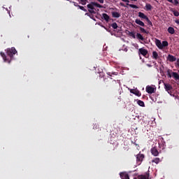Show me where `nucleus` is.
Instances as JSON below:
<instances>
[{
  "instance_id": "f257e3e1",
  "label": "nucleus",
  "mask_w": 179,
  "mask_h": 179,
  "mask_svg": "<svg viewBox=\"0 0 179 179\" xmlns=\"http://www.w3.org/2000/svg\"><path fill=\"white\" fill-rule=\"evenodd\" d=\"M17 53V51L14 47H13L6 50V54L10 57V59L6 58V55H5L4 52H1L0 55L2 57L4 62H8V64H10V61H12V59H13V55Z\"/></svg>"
},
{
  "instance_id": "f03ea898",
  "label": "nucleus",
  "mask_w": 179,
  "mask_h": 179,
  "mask_svg": "<svg viewBox=\"0 0 179 179\" xmlns=\"http://www.w3.org/2000/svg\"><path fill=\"white\" fill-rule=\"evenodd\" d=\"M94 6L100 8H103V6H101V4H99L98 3L94 1H92L90 3L87 5V8H88V12L90 13H96V11H94Z\"/></svg>"
},
{
  "instance_id": "7ed1b4c3",
  "label": "nucleus",
  "mask_w": 179,
  "mask_h": 179,
  "mask_svg": "<svg viewBox=\"0 0 179 179\" xmlns=\"http://www.w3.org/2000/svg\"><path fill=\"white\" fill-rule=\"evenodd\" d=\"M143 159H145V155H143V154L137 155L136 162L138 166L141 164V163H142V162L143 161Z\"/></svg>"
},
{
  "instance_id": "20e7f679",
  "label": "nucleus",
  "mask_w": 179,
  "mask_h": 179,
  "mask_svg": "<svg viewBox=\"0 0 179 179\" xmlns=\"http://www.w3.org/2000/svg\"><path fill=\"white\" fill-rule=\"evenodd\" d=\"M148 50L141 48L138 49V55H143V57H146L148 55Z\"/></svg>"
},
{
  "instance_id": "39448f33",
  "label": "nucleus",
  "mask_w": 179,
  "mask_h": 179,
  "mask_svg": "<svg viewBox=\"0 0 179 179\" xmlns=\"http://www.w3.org/2000/svg\"><path fill=\"white\" fill-rule=\"evenodd\" d=\"M164 86L166 92H167L168 93H170L169 90H171L173 89V86H171V85L169 83H164Z\"/></svg>"
},
{
  "instance_id": "423d86ee",
  "label": "nucleus",
  "mask_w": 179,
  "mask_h": 179,
  "mask_svg": "<svg viewBox=\"0 0 179 179\" xmlns=\"http://www.w3.org/2000/svg\"><path fill=\"white\" fill-rule=\"evenodd\" d=\"M146 92L149 94H152V93H155V87H150V86L148 85L146 87Z\"/></svg>"
},
{
  "instance_id": "0eeeda50",
  "label": "nucleus",
  "mask_w": 179,
  "mask_h": 179,
  "mask_svg": "<svg viewBox=\"0 0 179 179\" xmlns=\"http://www.w3.org/2000/svg\"><path fill=\"white\" fill-rule=\"evenodd\" d=\"M151 153L152 156H159V151L157 150V148L156 147H154L151 149Z\"/></svg>"
},
{
  "instance_id": "6e6552de",
  "label": "nucleus",
  "mask_w": 179,
  "mask_h": 179,
  "mask_svg": "<svg viewBox=\"0 0 179 179\" xmlns=\"http://www.w3.org/2000/svg\"><path fill=\"white\" fill-rule=\"evenodd\" d=\"M130 93H132V94H135V96H138V97H141V92L138 90H131Z\"/></svg>"
},
{
  "instance_id": "1a4fd4ad",
  "label": "nucleus",
  "mask_w": 179,
  "mask_h": 179,
  "mask_svg": "<svg viewBox=\"0 0 179 179\" xmlns=\"http://www.w3.org/2000/svg\"><path fill=\"white\" fill-rule=\"evenodd\" d=\"M168 61H169V62H176V61H177V58L172 55H169Z\"/></svg>"
},
{
  "instance_id": "9d476101",
  "label": "nucleus",
  "mask_w": 179,
  "mask_h": 179,
  "mask_svg": "<svg viewBox=\"0 0 179 179\" xmlns=\"http://www.w3.org/2000/svg\"><path fill=\"white\" fill-rule=\"evenodd\" d=\"M120 178L122 179H129V175H128V173L122 172L120 173Z\"/></svg>"
},
{
  "instance_id": "9b49d317",
  "label": "nucleus",
  "mask_w": 179,
  "mask_h": 179,
  "mask_svg": "<svg viewBox=\"0 0 179 179\" xmlns=\"http://www.w3.org/2000/svg\"><path fill=\"white\" fill-rule=\"evenodd\" d=\"M155 45L159 50H162V41L157 38H155Z\"/></svg>"
},
{
  "instance_id": "f8f14e48",
  "label": "nucleus",
  "mask_w": 179,
  "mask_h": 179,
  "mask_svg": "<svg viewBox=\"0 0 179 179\" xmlns=\"http://www.w3.org/2000/svg\"><path fill=\"white\" fill-rule=\"evenodd\" d=\"M135 22L136 23V24H138L139 26H141L142 27H145V23L143 22H142L141 20L136 19L135 20Z\"/></svg>"
},
{
  "instance_id": "ddd939ff",
  "label": "nucleus",
  "mask_w": 179,
  "mask_h": 179,
  "mask_svg": "<svg viewBox=\"0 0 179 179\" xmlns=\"http://www.w3.org/2000/svg\"><path fill=\"white\" fill-rule=\"evenodd\" d=\"M138 17H141V19H144L145 20H146L148 18V16H146L145 13L142 12L138 13Z\"/></svg>"
},
{
  "instance_id": "4468645a",
  "label": "nucleus",
  "mask_w": 179,
  "mask_h": 179,
  "mask_svg": "<svg viewBox=\"0 0 179 179\" xmlns=\"http://www.w3.org/2000/svg\"><path fill=\"white\" fill-rule=\"evenodd\" d=\"M164 47H169V42H167V41H162V43L161 44V50H163Z\"/></svg>"
},
{
  "instance_id": "2eb2a0df",
  "label": "nucleus",
  "mask_w": 179,
  "mask_h": 179,
  "mask_svg": "<svg viewBox=\"0 0 179 179\" xmlns=\"http://www.w3.org/2000/svg\"><path fill=\"white\" fill-rule=\"evenodd\" d=\"M102 19L106 20V22H108L110 20V16H108L106 13H103Z\"/></svg>"
},
{
  "instance_id": "dca6fc26",
  "label": "nucleus",
  "mask_w": 179,
  "mask_h": 179,
  "mask_svg": "<svg viewBox=\"0 0 179 179\" xmlns=\"http://www.w3.org/2000/svg\"><path fill=\"white\" fill-rule=\"evenodd\" d=\"M152 58L153 59H159V54L156 51L152 52Z\"/></svg>"
},
{
  "instance_id": "f3484780",
  "label": "nucleus",
  "mask_w": 179,
  "mask_h": 179,
  "mask_svg": "<svg viewBox=\"0 0 179 179\" xmlns=\"http://www.w3.org/2000/svg\"><path fill=\"white\" fill-rule=\"evenodd\" d=\"M172 76L175 80H179V74L178 73L172 72Z\"/></svg>"
},
{
  "instance_id": "a211bd4d",
  "label": "nucleus",
  "mask_w": 179,
  "mask_h": 179,
  "mask_svg": "<svg viewBox=\"0 0 179 179\" xmlns=\"http://www.w3.org/2000/svg\"><path fill=\"white\" fill-rule=\"evenodd\" d=\"M168 33H169V34H174V33H176V30L173 28V27H169L168 28Z\"/></svg>"
},
{
  "instance_id": "6ab92c4d",
  "label": "nucleus",
  "mask_w": 179,
  "mask_h": 179,
  "mask_svg": "<svg viewBox=\"0 0 179 179\" xmlns=\"http://www.w3.org/2000/svg\"><path fill=\"white\" fill-rule=\"evenodd\" d=\"M136 38L138 40H141V41H145V38H143V36H142V34L137 33L136 34Z\"/></svg>"
},
{
  "instance_id": "aec40b11",
  "label": "nucleus",
  "mask_w": 179,
  "mask_h": 179,
  "mask_svg": "<svg viewBox=\"0 0 179 179\" xmlns=\"http://www.w3.org/2000/svg\"><path fill=\"white\" fill-rule=\"evenodd\" d=\"M112 16L113 17L118 18V17H120L121 14H120V13L118 12H112Z\"/></svg>"
},
{
  "instance_id": "412c9836",
  "label": "nucleus",
  "mask_w": 179,
  "mask_h": 179,
  "mask_svg": "<svg viewBox=\"0 0 179 179\" xmlns=\"http://www.w3.org/2000/svg\"><path fill=\"white\" fill-rule=\"evenodd\" d=\"M134 179H149L148 177H146L145 175H139L136 178H134Z\"/></svg>"
},
{
  "instance_id": "4be33fe9",
  "label": "nucleus",
  "mask_w": 179,
  "mask_h": 179,
  "mask_svg": "<svg viewBox=\"0 0 179 179\" xmlns=\"http://www.w3.org/2000/svg\"><path fill=\"white\" fill-rule=\"evenodd\" d=\"M137 104H138V106H140V107H145V102H143V101L138 100Z\"/></svg>"
},
{
  "instance_id": "5701e85b",
  "label": "nucleus",
  "mask_w": 179,
  "mask_h": 179,
  "mask_svg": "<svg viewBox=\"0 0 179 179\" xmlns=\"http://www.w3.org/2000/svg\"><path fill=\"white\" fill-rule=\"evenodd\" d=\"M160 162V158H155L152 160V163H155V164H159V162Z\"/></svg>"
},
{
  "instance_id": "b1692460",
  "label": "nucleus",
  "mask_w": 179,
  "mask_h": 179,
  "mask_svg": "<svg viewBox=\"0 0 179 179\" xmlns=\"http://www.w3.org/2000/svg\"><path fill=\"white\" fill-rule=\"evenodd\" d=\"M127 6H130V8H133V9H138V6L135 4H129L127 3Z\"/></svg>"
},
{
  "instance_id": "393cba45",
  "label": "nucleus",
  "mask_w": 179,
  "mask_h": 179,
  "mask_svg": "<svg viewBox=\"0 0 179 179\" xmlns=\"http://www.w3.org/2000/svg\"><path fill=\"white\" fill-rule=\"evenodd\" d=\"M145 8L148 10H152V5L150 3L146 4Z\"/></svg>"
},
{
  "instance_id": "a878e982",
  "label": "nucleus",
  "mask_w": 179,
  "mask_h": 179,
  "mask_svg": "<svg viewBox=\"0 0 179 179\" xmlns=\"http://www.w3.org/2000/svg\"><path fill=\"white\" fill-rule=\"evenodd\" d=\"M78 8H79V9H80L81 10H83V12H87V10L86 8H85V7L82 6H78Z\"/></svg>"
},
{
  "instance_id": "bb28decb",
  "label": "nucleus",
  "mask_w": 179,
  "mask_h": 179,
  "mask_svg": "<svg viewBox=\"0 0 179 179\" xmlns=\"http://www.w3.org/2000/svg\"><path fill=\"white\" fill-rule=\"evenodd\" d=\"M139 29L141 33H145L146 34H148V31H146V29H145L144 28H142L141 27H140Z\"/></svg>"
},
{
  "instance_id": "cd10ccee",
  "label": "nucleus",
  "mask_w": 179,
  "mask_h": 179,
  "mask_svg": "<svg viewBox=\"0 0 179 179\" xmlns=\"http://www.w3.org/2000/svg\"><path fill=\"white\" fill-rule=\"evenodd\" d=\"M172 12H173L174 16H176V17H178V16H179V12L178 11H177V10H172Z\"/></svg>"
},
{
  "instance_id": "c85d7f7f",
  "label": "nucleus",
  "mask_w": 179,
  "mask_h": 179,
  "mask_svg": "<svg viewBox=\"0 0 179 179\" xmlns=\"http://www.w3.org/2000/svg\"><path fill=\"white\" fill-rule=\"evenodd\" d=\"M111 27H113V29H117L118 25L116 24V22H113V23L111 24Z\"/></svg>"
},
{
  "instance_id": "c756f323",
  "label": "nucleus",
  "mask_w": 179,
  "mask_h": 179,
  "mask_svg": "<svg viewBox=\"0 0 179 179\" xmlns=\"http://www.w3.org/2000/svg\"><path fill=\"white\" fill-rule=\"evenodd\" d=\"M81 2V5H86L87 3V0H80Z\"/></svg>"
},
{
  "instance_id": "7c9ffc66",
  "label": "nucleus",
  "mask_w": 179,
  "mask_h": 179,
  "mask_svg": "<svg viewBox=\"0 0 179 179\" xmlns=\"http://www.w3.org/2000/svg\"><path fill=\"white\" fill-rule=\"evenodd\" d=\"M145 20L148 23V24H150V26H153V24L152 23V21H150V20H149V17L148 19H146Z\"/></svg>"
},
{
  "instance_id": "2f4dec72",
  "label": "nucleus",
  "mask_w": 179,
  "mask_h": 179,
  "mask_svg": "<svg viewBox=\"0 0 179 179\" xmlns=\"http://www.w3.org/2000/svg\"><path fill=\"white\" fill-rule=\"evenodd\" d=\"M129 36L132 37L133 38H136V36H135V34L134 32H129Z\"/></svg>"
},
{
  "instance_id": "473e14b6",
  "label": "nucleus",
  "mask_w": 179,
  "mask_h": 179,
  "mask_svg": "<svg viewBox=\"0 0 179 179\" xmlns=\"http://www.w3.org/2000/svg\"><path fill=\"white\" fill-rule=\"evenodd\" d=\"M69 2H70L71 3H73L74 6H77V8H78V6H79V5L78 4V3H76V2H75V1H69Z\"/></svg>"
},
{
  "instance_id": "72a5a7b5",
  "label": "nucleus",
  "mask_w": 179,
  "mask_h": 179,
  "mask_svg": "<svg viewBox=\"0 0 179 179\" xmlns=\"http://www.w3.org/2000/svg\"><path fill=\"white\" fill-rule=\"evenodd\" d=\"M172 3H173V5H176V6H177L178 5V0H173Z\"/></svg>"
},
{
  "instance_id": "f704fd0d",
  "label": "nucleus",
  "mask_w": 179,
  "mask_h": 179,
  "mask_svg": "<svg viewBox=\"0 0 179 179\" xmlns=\"http://www.w3.org/2000/svg\"><path fill=\"white\" fill-rule=\"evenodd\" d=\"M175 66L176 68H179V59L176 60V62L175 63Z\"/></svg>"
},
{
  "instance_id": "c9c22d12",
  "label": "nucleus",
  "mask_w": 179,
  "mask_h": 179,
  "mask_svg": "<svg viewBox=\"0 0 179 179\" xmlns=\"http://www.w3.org/2000/svg\"><path fill=\"white\" fill-rule=\"evenodd\" d=\"M167 76H168V78H171L173 76H171V73H170V70L167 71Z\"/></svg>"
},
{
  "instance_id": "e433bc0d",
  "label": "nucleus",
  "mask_w": 179,
  "mask_h": 179,
  "mask_svg": "<svg viewBox=\"0 0 179 179\" xmlns=\"http://www.w3.org/2000/svg\"><path fill=\"white\" fill-rule=\"evenodd\" d=\"M99 3H104V0H96Z\"/></svg>"
},
{
  "instance_id": "4c0bfd02",
  "label": "nucleus",
  "mask_w": 179,
  "mask_h": 179,
  "mask_svg": "<svg viewBox=\"0 0 179 179\" xmlns=\"http://www.w3.org/2000/svg\"><path fill=\"white\" fill-rule=\"evenodd\" d=\"M120 6H123L124 8H125V4L124 3L120 2Z\"/></svg>"
},
{
  "instance_id": "58836bf2",
  "label": "nucleus",
  "mask_w": 179,
  "mask_h": 179,
  "mask_svg": "<svg viewBox=\"0 0 179 179\" xmlns=\"http://www.w3.org/2000/svg\"><path fill=\"white\" fill-rule=\"evenodd\" d=\"M175 23H176L177 24H179V20H175Z\"/></svg>"
},
{
  "instance_id": "ea45409f",
  "label": "nucleus",
  "mask_w": 179,
  "mask_h": 179,
  "mask_svg": "<svg viewBox=\"0 0 179 179\" xmlns=\"http://www.w3.org/2000/svg\"><path fill=\"white\" fill-rule=\"evenodd\" d=\"M89 17H90V19H93L94 17V15H90V16Z\"/></svg>"
},
{
  "instance_id": "a19ab883",
  "label": "nucleus",
  "mask_w": 179,
  "mask_h": 179,
  "mask_svg": "<svg viewBox=\"0 0 179 179\" xmlns=\"http://www.w3.org/2000/svg\"><path fill=\"white\" fill-rule=\"evenodd\" d=\"M85 15H86V16H89V17L91 16V15H90V13H85Z\"/></svg>"
},
{
  "instance_id": "79ce46f5",
  "label": "nucleus",
  "mask_w": 179,
  "mask_h": 179,
  "mask_svg": "<svg viewBox=\"0 0 179 179\" xmlns=\"http://www.w3.org/2000/svg\"><path fill=\"white\" fill-rule=\"evenodd\" d=\"M168 2H170L171 3H173V0H166Z\"/></svg>"
},
{
  "instance_id": "37998d69",
  "label": "nucleus",
  "mask_w": 179,
  "mask_h": 179,
  "mask_svg": "<svg viewBox=\"0 0 179 179\" xmlns=\"http://www.w3.org/2000/svg\"><path fill=\"white\" fill-rule=\"evenodd\" d=\"M125 2H127V3H129V0H127Z\"/></svg>"
},
{
  "instance_id": "c03bdc74",
  "label": "nucleus",
  "mask_w": 179,
  "mask_h": 179,
  "mask_svg": "<svg viewBox=\"0 0 179 179\" xmlns=\"http://www.w3.org/2000/svg\"><path fill=\"white\" fill-rule=\"evenodd\" d=\"M108 75H109V76H111V73H108Z\"/></svg>"
},
{
  "instance_id": "a18cd8bd",
  "label": "nucleus",
  "mask_w": 179,
  "mask_h": 179,
  "mask_svg": "<svg viewBox=\"0 0 179 179\" xmlns=\"http://www.w3.org/2000/svg\"><path fill=\"white\" fill-rule=\"evenodd\" d=\"M130 1H134V2H136V1H138V0H130Z\"/></svg>"
},
{
  "instance_id": "49530a36",
  "label": "nucleus",
  "mask_w": 179,
  "mask_h": 179,
  "mask_svg": "<svg viewBox=\"0 0 179 179\" xmlns=\"http://www.w3.org/2000/svg\"><path fill=\"white\" fill-rule=\"evenodd\" d=\"M122 2H126L127 1V0H122Z\"/></svg>"
},
{
  "instance_id": "de8ad7c7",
  "label": "nucleus",
  "mask_w": 179,
  "mask_h": 179,
  "mask_svg": "<svg viewBox=\"0 0 179 179\" xmlns=\"http://www.w3.org/2000/svg\"><path fill=\"white\" fill-rule=\"evenodd\" d=\"M113 75H117V73L115 72V73H113Z\"/></svg>"
},
{
  "instance_id": "09e8293b",
  "label": "nucleus",
  "mask_w": 179,
  "mask_h": 179,
  "mask_svg": "<svg viewBox=\"0 0 179 179\" xmlns=\"http://www.w3.org/2000/svg\"><path fill=\"white\" fill-rule=\"evenodd\" d=\"M66 1H69V0H66Z\"/></svg>"
}]
</instances>
